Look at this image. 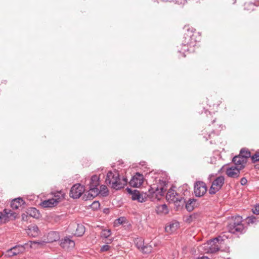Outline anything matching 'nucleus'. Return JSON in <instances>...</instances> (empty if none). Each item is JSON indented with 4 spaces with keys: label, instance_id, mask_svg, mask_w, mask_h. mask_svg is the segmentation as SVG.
Wrapping results in <instances>:
<instances>
[{
    "label": "nucleus",
    "instance_id": "nucleus-1",
    "mask_svg": "<svg viewBox=\"0 0 259 259\" xmlns=\"http://www.w3.org/2000/svg\"><path fill=\"white\" fill-rule=\"evenodd\" d=\"M195 30L193 28L187 29V32L184 35V40L181 45V48L180 49H178V52L181 54L184 57H186L185 53L186 52H194L193 48L196 46L197 41H199L200 37Z\"/></svg>",
    "mask_w": 259,
    "mask_h": 259
},
{
    "label": "nucleus",
    "instance_id": "nucleus-2",
    "mask_svg": "<svg viewBox=\"0 0 259 259\" xmlns=\"http://www.w3.org/2000/svg\"><path fill=\"white\" fill-rule=\"evenodd\" d=\"M242 217L235 215L232 217L227 225V229L230 233L236 235L242 234L246 231V227L242 224Z\"/></svg>",
    "mask_w": 259,
    "mask_h": 259
},
{
    "label": "nucleus",
    "instance_id": "nucleus-3",
    "mask_svg": "<svg viewBox=\"0 0 259 259\" xmlns=\"http://www.w3.org/2000/svg\"><path fill=\"white\" fill-rule=\"evenodd\" d=\"M155 183L153 184L149 189L150 194L155 195L156 197L163 196L167 189L168 182L167 180H157L155 178Z\"/></svg>",
    "mask_w": 259,
    "mask_h": 259
},
{
    "label": "nucleus",
    "instance_id": "nucleus-4",
    "mask_svg": "<svg viewBox=\"0 0 259 259\" xmlns=\"http://www.w3.org/2000/svg\"><path fill=\"white\" fill-rule=\"evenodd\" d=\"M114 172L110 170L107 174L105 182L106 184L111 185V188L116 190L123 188V184L121 181L119 174L116 170Z\"/></svg>",
    "mask_w": 259,
    "mask_h": 259
},
{
    "label": "nucleus",
    "instance_id": "nucleus-5",
    "mask_svg": "<svg viewBox=\"0 0 259 259\" xmlns=\"http://www.w3.org/2000/svg\"><path fill=\"white\" fill-rule=\"evenodd\" d=\"M85 191L84 187L79 183L73 185L70 190L69 196L73 199L79 198Z\"/></svg>",
    "mask_w": 259,
    "mask_h": 259
},
{
    "label": "nucleus",
    "instance_id": "nucleus-6",
    "mask_svg": "<svg viewBox=\"0 0 259 259\" xmlns=\"http://www.w3.org/2000/svg\"><path fill=\"white\" fill-rule=\"evenodd\" d=\"M207 191V186L206 184L202 181L196 182L194 187V192L196 197H201L203 196Z\"/></svg>",
    "mask_w": 259,
    "mask_h": 259
},
{
    "label": "nucleus",
    "instance_id": "nucleus-7",
    "mask_svg": "<svg viewBox=\"0 0 259 259\" xmlns=\"http://www.w3.org/2000/svg\"><path fill=\"white\" fill-rule=\"evenodd\" d=\"M126 190L127 193L132 195V199L133 200H137L139 202H144L146 201V194L144 196L143 194H141L138 190H132L131 188L127 187Z\"/></svg>",
    "mask_w": 259,
    "mask_h": 259
},
{
    "label": "nucleus",
    "instance_id": "nucleus-8",
    "mask_svg": "<svg viewBox=\"0 0 259 259\" xmlns=\"http://www.w3.org/2000/svg\"><path fill=\"white\" fill-rule=\"evenodd\" d=\"M71 236H66L60 240V245L64 249L68 250L74 248L75 242L72 240Z\"/></svg>",
    "mask_w": 259,
    "mask_h": 259
},
{
    "label": "nucleus",
    "instance_id": "nucleus-9",
    "mask_svg": "<svg viewBox=\"0 0 259 259\" xmlns=\"http://www.w3.org/2000/svg\"><path fill=\"white\" fill-rule=\"evenodd\" d=\"M24 252V247L16 245L8 249L6 252V256L11 257Z\"/></svg>",
    "mask_w": 259,
    "mask_h": 259
},
{
    "label": "nucleus",
    "instance_id": "nucleus-10",
    "mask_svg": "<svg viewBox=\"0 0 259 259\" xmlns=\"http://www.w3.org/2000/svg\"><path fill=\"white\" fill-rule=\"evenodd\" d=\"M232 162L239 169H243L246 165L247 160L244 159L239 155L235 156L232 159Z\"/></svg>",
    "mask_w": 259,
    "mask_h": 259
},
{
    "label": "nucleus",
    "instance_id": "nucleus-11",
    "mask_svg": "<svg viewBox=\"0 0 259 259\" xmlns=\"http://www.w3.org/2000/svg\"><path fill=\"white\" fill-rule=\"evenodd\" d=\"M241 169L235 166L227 167L226 173L230 178H237L239 177Z\"/></svg>",
    "mask_w": 259,
    "mask_h": 259
},
{
    "label": "nucleus",
    "instance_id": "nucleus-12",
    "mask_svg": "<svg viewBox=\"0 0 259 259\" xmlns=\"http://www.w3.org/2000/svg\"><path fill=\"white\" fill-rule=\"evenodd\" d=\"M143 175L140 173L137 172L136 175L134 176L130 181V185L134 187H138L140 186L142 183Z\"/></svg>",
    "mask_w": 259,
    "mask_h": 259
},
{
    "label": "nucleus",
    "instance_id": "nucleus-13",
    "mask_svg": "<svg viewBox=\"0 0 259 259\" xmlns=\"http://www.w3.org/2000/svg\"><path fill=\"white\" fill-rule=\"evenodd\" d=\"M59 202V198H51L41 202L40 205L44 208H50L56 206Z\"/></svg>",
    "mask_w": 259,
    "mask_h": 259
},
{
    "label": "nucleus",
    "instance_id": "nucleus-14",
    "mask_svg": "<svg viewBox=\"0 0 259 259\" xmlns=\"http://www.w3.org/2000/svg\"><path fill=\"white\" fill-rule=\"evenodd\" d=\"M15 213L11 210L5 209L3 212H0V224L5 223L9 221V219Z\"/></svg>",
    "mask_w": 259,
    "mask_h": 259
},
{
    "label": "nucleus",
    "instance_id": "nucleus-15",
    "mask_svg": "<svg viewBox=\"0 0 259 259\" xmlns=\"http://www.w3.org/2000/svg\"><path fill=\"white\" fill-rule=\"evenodd\" d=\"M89 189V192H87V194H85L83 196V199L87 201L88 200H91L94 198L95 197H96L97 195H98V188H90Z\"/></svg>",
    "mask_w": 259,
    "mask_h": 259
},
{
    "label": "nucleus",
    "instance_id": "nucleus-16",
    "mask_svg": "<svg viewBox=\"0 0 259 259\" xmlns=\"http://www.w3.org/2000/svg\"><path fill=\"white\" fill-rule=\"evenodd\" d=\"M259 6V0H254V2H248L244 4V9L247 11H252L255 10L256 7Z\"/></svg>",
    "mask_w": 259,
    "mask_h": 259
},
{
    "label": "nucleus",
    "instance_id": "nucleus-17",
    "mask_svg": "<svg viewBox=\"0 0 259 259\" xmlns=\"http://www.w3.org/2000/svg\"><path fill=\"white\" fill-rule=\"evenodd\" d=\"M25 204V202L21 197L13 199L11 202V207L13 209H17L19 207Z\"/></svg>",
    "mask_w": 259,
    "mask_h": 259
},
{
    "label": "nucleus",
    "instance_id": "nucleus-18",
    "mask_svg": "<svg viewBox=\"0 0 259 259\" xmlns=\"http://www.w3.org/2000/svg\"><path fill=\"white\" fill-rule=\"evenodd\" d=\"M196 201L197 199L195 198H189L188 200L185 199L184 205L188 211L191 212L194 209Z\"/></svg>",
    "mask_w": 259,
    "mask_h": 259
},
{
    "label": "nucleus",
    "instance_id": "nucleus-19",
    "mask_svg": "<svg viewBox=\"0 0 259 259\" xmlns=\"http://www.w3.org/2000/svg\"><path fill=\"white\" fill-rule=\"evenodd\" d=\"M179 227V223L178 222H170L165 227V231L167 233H171L175 232Z\"/></svg>",
    "mask_w": 259,
    "mask_h": 259
},
{
    "label": "nucleus",
    "instance_id": "nucleus-20",
    "mask_svg": "<svg viewBox=\"0 0 259 259\" xmlns=\"http://www.w3.org/2000/svg\"><path fill=\"white\" fill-rule=\"evenodd\" d=\"M225 182V178L223 176H220L217 178H215L213 182H212V184L218 188L220 189H221L222 186H223Z\"/></svg>",
    "mask_w": 259,
    "mask_h": 259
},
{
    "label": "nucleus",
    "instance_id": "nucleus-21",
    "mask_svg": "<svg viewBox=\"0 0 259 259\" xmlns=\"http://www.w3.org/2000/svg\"><path fill=\"white\" fill-rule=\"evenodd\" d=\"M99 179L100 178L97 175H94L92 176L90 179L89 187L92 188H98L99 185Z\"/></svg>",
    "mask_w": 259,
    "mask_h": 259
},
{
    "label": "nucleus",
    "instance_id": "nucleus-22",
    "mask_svg": "<svg viewBox=\"0 0 259 259\" xmlns=\"http://www.w3.org/2000/svg\"><path fill=\"white\" fill-rule=\"evenodd\" d=\"M38 227L35 225H33L29 226L27 233L29 235L35 237L38 235Z\"/></svg>",
    "mask_w": 259,
    "mask_h": 259
},
{
    "label": "nucleus",
    "instance_id": "nucleus-23",
    "mask_svg": "<svg viewBox=\"0 0 259 259\" xmlns=\"http://www.w3.org/2000/svg\"><path fill=\"white\" fill-rule=\"evenodd\" d=\"M173 201H174L175 206L177 207L178 210L182 208L185 203V199L182 197H177L175 199H174Z\"/></svg>",
    "mask_w": 259,
    "mask_h": 259
},
{
    "label": "nucleus",
    "instance_id": "nucleus-24",
    "mask_svg": "<svg viewBox=\"0 0 259 259\" xmlns=\"http://www.w3.org/2000/svg\"><path fill=\"white\" fill-rule=\"evenodd\" d=\"M27 213L30 217L37 219L39 217L40 214L38 210L35 207H29L26 211Z\"/></svg>",
    "mask_w": 259,
    "mask_h": 259
},
{
    "label": "nucleus",
    "instance_id": "nucleus-25",
    "mask_svg": "<svg viewBox=\"0 0 259 259\" xmlns=\"http://www.w3.org/2000/svg\"><path fill=\"white\" fill-rule=\"evenodd\" d=\"M208 244L210 245L207 250L208 253H214L220 250V247L218 244H216V243H211V244H210L209 241Z\"/></svg>",
    "mask_w": 259,
    "mask_h": 259
},
{
    "label": "nucleus",
    "instance_id": "nucleus-26",
    "mask_svg": "<svg viewBox=\"0 0 259 259\" xmlns=\"http://www.w3.org/2000/svg\"><path fill=\"white\" fill-rule=\"evenodd\" d=\"M239 155L241 157L247 160V159L250 157V152L246 148H243L241 149Z\"/></svg>",
    "mask_w": 259,
    "mask_h": 259
},
{
    "label": "nucleus",
    "instance_id": "nucleus-27",
    "mask_svg": "<svg viewBox=\"0 0 259 259\" xmlns=\"http://www.w3.org/2000/svg\"><path fill=\"white\" fill-rule=\"evenodd\" d=\"M98 195L99 194L103 197H106L109 195V190L106 186L102 185L100 186V189H98Z\"/></svg>",
    "mask_w": 259,
    "mask_h": 259
},
{
    "label": "nucleus",
    "instance_id": "nucleus-28",
    "mask_svg": "<svg viewBox=\"0 0 259 259\" xmlns=\"http://www.w3.org/2000/svg\"><path fill=\"white\" fill-rule=\"evenodd\" d=\"M246 223L248 225L256 224L259 222L258 218L252 215L251 216H248L245 218Z\"/></svg>",
    "mask_w": 259,
    "mask_h": 259
},
{
    "label": "nucleus",
    "instance_id": "nucleus-29",
    "mask_svg": "<svg viewBox=\"0 0 259 259\" xmlns=\"http://www.w3.org/2000/svg\"><path fill=\"white\" fill-rule=\"evenodd\" d=\"M156 211L158 213H163L164 214H167L168 213L167 206L165 204H163L158 206L156 208Z\"/></svg>",
    "mask_w": 259,
    "mask_h": 259
},
{
    "label": "nucleus",
    "instance_id": "nucleus-30",
    "mask_svg": "<svg viewBox=\"0 0 259 259\" xmlns=\"http://www.w3.org/2000/svg\"><path fill=\"white\" fill-rule=\"evenodd\" d=\"M178 195V194L177 192H175V191L174 189H172V188H170L168 192L166 193V198L167 199H171V200H174V199H176V196Z\"/></svg>",
    "mask_w": 259,
    "mask_h": 259
},
{
    "label": "nucleus",
    "instance_id": "nucleus-31",
    "mask_svg": "<svg viewBox=\"0 0 259 259\" xmlns=\"http://www.w3.org/2000/svg\"><path fill=\"white\" fill-rule=\"evenodd\" d=\"M41 244V243L39 242H37L36 241H30L29 242L27 243H25L23 244H19L20 246H22L24 247V252L26 250V249H28L29 248H32V244Z\"/></svg>",
    "mask_w": 259,
    "mask_h": 259
},
{
    "label": "nucleus",
    "instance_id": "nucleus-32",
    "mask_svg": "<svg viewBox=\"0 0 259 259\" xmlns=\"http://www.w3.org/2000/svg\"><path fill=\"white\" fill-rule=\"evenodd\" d=\"M124 224H128V225L131 226L128 222L127 221V220L125 217H121L117 219L114 222L115 225H124Z\"/></svg>",
    "mask_w": 259,
    "mask_h": 259
},
{
    "label": "nucleus",
    "instance_id": "nucleus-33",
    "mask_svg": "<svg viewBox=\"0 0 259 259\" xmlns=\"http://www.w3.org/2000/svg\"><path fill=\"white\" fill-rule=\"evenodd\" d=\"M85 232V227L82 225H77V228L76 229L75 234L77 236H81Z\"/></svg>",
    "mask_w": 259,
    "mask_h": 259
},
{
    "label": "nucleus",
    "instance_id": "nucleus-34",
    "mask_svg": "<svg viewBox=\"0 0 259 259\" xmlns=\"http://www.w3.org/2000/svg\"><path fill=\"white\" fill-rule=\"evenodd\" d=\"M197 216H198V214L196 213H194L193 214H191L187 217L185 221H186V222L190 224L192 221L196 220L197 218Z\"/></svg>",
    "mask_w": 259,
    "mask_h": 259
},
{
    "label": "nucleus",
    "instance_id": "nucleus-35",
    "mask_svg": "<svg viewBox=\"0 0 259 259\" xmlns=\"http://www.w3.org/2000/svg\"><path fill=\"white\" fill-rule=\"evenodd\" d=\"M111 231L110 230H104L102 231L101 236L102 237L107 238L111 235Z\"/></svg>",
    "mask_w": 259,
    "mask_h": 259
},
{
    "label": "nucleus",
    "instance_id": "nucleus-36",
    "mask_svg": "<svg viewBox=\"0 0 259 259\" xmlns=\"http://www.w3.org/2000/svg\"><path fill=\"white\" fill-rule=\"evenodd\" d=\"M223 240L222 237L220 235L210 240H209V243L211 244V243H222Z\"/></svg>",
    "mask_w": 259,
    "mask_h": 259
},
{
    "label": "nucleus",
    "instance_id": "nucleus-37",
    "mask_svg": "<svg viewBox=\"0 0 259 259\" xmlns=\"http://www.w3.org/2000/svg\"><path fill=\"white\" fill-rule=\"evenodd\" d=\"M152 249V247L151 246H149L148 245H144L141 249L142 251L144 253H149L151 252Z\"/></svg>",
    "mask_w": 259,
    "mask_h": 259
},
{
    "label": "nucleus",
    "instance_id": "nucleus-38",
    "mask_svg": "<svg viewBox=\"0 0 259 259\" xmlns=\"http://www.w3.org/2000/svg\"><path fill=\"white\" fill-rule=\"evenodd\" d=\"M220 189L217 187L213 186L212 184L209 190V193L211 195L214 194L218 192Z\"/></svg>",
    "mask_w": 259,
    "mask_h": 259
},
{
    "label": "nucleus",
    "instance_id": "nucleus-39",
    "mask_svg": "<svg viewBox=\"0 0 259 259\" xmlns=\"http://www.w3.org/2000/svg\"><path fill=\"white\" fill-rule=\"evenodd\" d=\"M100 204L99 201H95L91 205L90 207L94 210H97L99 208Z\"/></svg>",
    "mask_w": 259,
    "mask_h": 259
},
{
    "label": "nucleus",
    "instance_id": "nucleus-40",
    "mask_svg": "<svg viewBox=\"0 0 259 259\" xmlns=\"http://www.w3.org/2000/svg\"><path fill=\"white\" fill-rule=\"evenodd\" d=\"M250 158L252 163H254L257 161H259V153H256L253 155H250Z\"/></svg>",
    "mask_w": 259,
    "mask_h": 259
},
{
    "label": "nucleus",
    "instance_id": "nucleus-41",
    "mask_svg": "<svg viewBox=\"0 0 259 259\" xmlns=\"http://www.w3.org/2000/svg\"><path fill=\"white\" fill-rule=\"evenodd\" d=\"M252 211L253 214H259V204L255 205L252 208Z\"/></svg>",
    "mask_w": 259,
    "mask_h": 259
},
{
    "label": "nucleus",
    "instance_id": "nucleus-42",
    "mask_svg": "<svg viewBox=\"0 0 259 259\" xmlns=\"http://www.w3.org/2000/svg\"><path fill=\"white\" fill-rule=\"evenodd\" d=\"M136 246L139 249H140V250H141L143 246L144 245V241H138L136 244Z\"/></svg>",
    "mask_w": 259,
    "mask_h": 259
},
{
    "label": "nucleus",
    "instance_id": "nucleus-43",
    "mask_svg": "<svg viewBox=\"0 0 259 259\" xmlns=\"http://www.w3.org/2000/svg\"><path fill=\"white\" fill-rule=\"evenodd\" d=\"M110 248V247L109 245L105 244L101 247L100 250L101 252L107 251L109 250Z\"/></svg>",
    "mask_w": 259,
    "mask_h": 259
},
{
    "label": "nucleus",
    "instance_id": "nucleus-44",
    "mask_svg": "<svg viewBox=\"0 0 259 259\" xmlns=\"http://www.w3.org/2000/svg\"><path fill=\"white\" fill-rule=\"evenodd\" d=\"M53 194L54 195V197H56V199H58L59 198V201H60V195H63L61 191H57V192H54L53 193Z\"/></svg>",
    "mask_w": 259,
    "mask_h": 259
},
{
    "label": "nucleus",
    "instance_id": "nucleus-45",
    "mask_svg": "<svg viewBox=\"0 0 259 259\" xmlns=\"http://www.w3.org/2000/svg\"><path fill=\"white\" fill-rule=\"evenodd\" d=\"M29 217H30L27 213H23L22 214V220L23 221H28Z\"/></svg>",
    "mask_w": 259,
    "mask_h": 259
},
{
    "label": "nucleus",
    "instance_id": "nucleus-46",
    "mask_svg": "<svg viewBox=\"0 0 259 259\" xmlns=\"http://www.w3.org/2000/svg\"><path fill=\"white\" fill-rule=\"evenodd\" d=\"M240 184H241V185H242V186H244V185H245L247 184V179H246V178H245V177H243V178H242L241 179V180H240Z\"/></svg>",
    "mask_w": 259,
    "mask_h": 259
},
{
    "label": "nucleus",
    "instance_id": "nucleus-47",
    "mask_svg": "<svg viewBox=\"0 0 259 259\" xmlns=\"http://www.w3.org/2000/svg\"><path fill=\"white\" fill-rule=\"evenodd\" d=\"M214 134H215V132H214V131H213H213L211 132V133H210V134L208 135V136H207V137H204V138H205V140L207 141V140H208V139H211V135H214Z\"/></svg>",
    "mask_w": 259,
    "mask_h": 259
},
{
    "label": "nucleus",
    "instance_id": "nucleus-48",
    "mask_svg": "<svg viewBox=\"0 0 259 259\" xmlns=\"http://www.w3.org/2000/svg\"><path fill=\"white\" fill-rule=\"evenodd\" d=\"M121 181L122 182V184H123V188L124 186L126 185L127 182V179L126 178H123L122 180H121Z\"/></svg>",
    "mask_w": 259,
    "mask_h": 259
},
{
    "label": "nucleus",
    "instance_id": "nucleus-49",
    "mask_svg": "<svg viewBox=\"0 0 259 259\" xmlns=\"http://www.w3.org/2000/svg\"><path fill=\"white\" fill-rule=\"evenodd\" d=\"M202 108L204 110V113L206 114L207 116V113H208L210 115H211V111H209L208 109L206 108L205 107H203Z\"/></svg>",
    "mask_w": 259,
    "mask_h": 259
},
{
    "label": "nucleus",
    "instance_id": "nucleus-50",
    "mask_svg": "<svg viewBox=\"0 0 259 259\" xmlns=\"http://www.w3.org/2000/svg\"><path fill=\"white\" fill-rule=\"evenodd\" d=\"M220 236L222 237V238L223 239L224 241H225V240L228 239V237L226 235H224V234H222Z\"/></svg>",
    "mask_w": 259,
    "mask_h": 259
},
{
    "label": "nucleus",
    "instance_id": "nucleus-51",
    "mask_svg": "<svg viewBox=\"0 0 259 259\" xmlns=\"http://www.w3.org/2000/svg\"><path fill=\"white\" fill-rule=\"evenodd\" d=\"M109 208H104V210H103V212H104V213H108V212H109Z\"/></svg>",
    "mask_w": 259,
    "mask_h": 259
},
{
    "label": "nucleus",
    "instance_id": "nucleus-52",
    "mask_svg": "<svg viewBox=\"0 0 259 259\" xmlns=\"http://www.w3.org/2000/svg\"><path fill=\"white\" fill-rule=\"evenodd\" d=\"M49 234H50V235H52H52H53V234H55V235H56L57 236V239L58 238V233H57V232H51V233H50Z\"/></svg>",
    "mask_w": 259,
    "mask_h": 259
},
{
    "label": "nucleus",
    "instance_id": "nucleus-53",
    "mask_svg": "<svg viewBox=\"0 0 259 259\" xmlns=\"http://www.w3.org/2000/svg\"><path fill=\"white\" fill-rule=\"evenodd\" d=\"M198 259H209L207 256H202V257L198 258Z\"/></svg>",
    "mask_w": 259,
    "mask_h": 259
},
{
    "label": "nucleus",
    "instance_id": "nucleus-54",
    "mask_svg": "<svg viewBox=\"0 0 259 259\" xmlns=\"http://www.w3.org/2000/svg\"><path fill=\"white\" fill-rule=\"evenodd\" d=\"M255 168L256 169H259V164H256V165H255Z\"/></svg>",
    "mask_w": 259,
    "mask_h": 259
},
{
    "label": "nucleus",
    "instance_id": "nucleus-55",
    "mask_svg": "<svg viewBox=\"0 0 259 259\" xmlns=\"http://www.w3.org/2000/svg\"><path fill=\"white\" fill-rule=\"evenodd\" d=\"M215 118L213 119L212 120L211 123H213L215 122Z\"/></svg>",
    "mask_w": 259,
    "mask_h": 259
},
{
    "label": "nucleus",
    "instance_id": "nucleus-56",
    "mask_svg": "<svg viewBox=\"0 0 259 259\" xmlns=\"http://www.w3.org/2000/svg\"><path fill=\"white\" fill-rule=\"evenodd\" d=\"M198 112L200 113V114H202L203 112L202 111H198Z\"/></svg>",
    "mask_w": 259,
    "mask_h": 259
},
{
    "label": "nucleus",
    "instance_id": "nucleus-57",
    "mask_svg": "<svg viewBox=\"0 0 259 259\" xmlns=\"http://www.w3.org/2000/svg\"><path fill=\"white\" fill-rule=\"evenodd\" d=\"M210 143L211 144H212V141H210Z\"/></svg>",
    "mask_w": 259,
    "mask_h": 259
}]
</instances>
